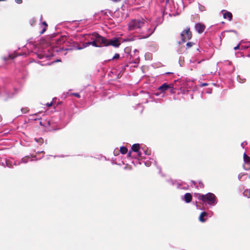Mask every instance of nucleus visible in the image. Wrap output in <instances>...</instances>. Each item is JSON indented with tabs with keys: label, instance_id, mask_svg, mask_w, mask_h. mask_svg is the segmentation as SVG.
Returning <instances> with one entry per match:
<instances>
[{
	"label": "nucleus",
	"instance_id": "28",
	"mask_svg": "<svg viewBox=\"0 0 250 250\" xmlns=\"http://www.w3.org/2000/svg\"><path fill=\"white\" fill-rule=\"evenodd\" d=\"M15 0L18 4H21L22 2V0Z\"/></svg>",
	"mask_w": 250,
	"mask_h": 250
},
{
	"label": "nucleus",
	"instance_id": "38",
	"mask_svg": "<svg viewBox=\"0 0 250 250\" xmlns=\"http://www.w3.org/2000/svg\"><path fill=\"white\" fill-rule=\"evenodd\" d=\"M246 82V79H244L243 81L240 82L241 83H245Z\"/></svg>",
	"mask_w": 250,
	"mask_h": 250
},
{
	"label": "nucleus",
	"instance_id": "14",
	"mask_svg": "<svg viewBox=\"0 0 250 250\" xmlns=\"http://www.w3.org/2000/svg\"><path fill=\"white\" fill-rule=\"evenodd\" d=\"M243 159L245 163H250V157L249 156H248L246 153H244L243 155Z\"/></svg>",
	"mask_w": 250,
	"mask_h": 250
},
{
	"label": "nucleus",
	"instance_id": "4",
	"mask_svg": "<svg viewBox=\"0 0 250 250\" xmlns=\"http://www.w3.org/2000/svg\"><path fill=\"white\" fill-rule=\"evenodd\" d=\"M192 34L190 30L189 27H187L184 29L181 33V38L183 42H185L187 40H189L192 38Z\"/></svg>",
	"mask_w": 250,
	"mask_h": 250
},
{
	"label": "nucleus",
	"instance_id": "15",
	"mask_svg": "<svg viewBox=\"0 0 250 250\" xmlns=\"http://www.w3.org/2000/svg\"><path fill=\"white\" fill-rule=\"evenodd\" d=\"M127 148L124 146L120 147V152L123 154H125L127 152Z\"/></svg>",
	"mask_w": 250,
	"mask_h": 250
},
{
	"label": "nucleus",
	"instance_id": "29",
	"mask_svg": "<svg viewBox=\"0 0 250 250\" xmlns=\"http://www.w3.org/2000/svg\"><path fill=\"white\" fill-rule=\"evenodd\" d=\"M52 104H53V103L52 102H51L50 103H47L46 104V105L47 106H48V107L51 106Z\"/></svg>",
	"mask_w": 250,
	"mask_h": 250
},
{
	"label": "nucleus",
	"instance_id": "40",
	"mask_svg": "<svg viewBox=\"0 0 250 250\" xmlns=\"http://www.w3.org/2000/svg\"><path fill=\"white\" fill-rule=\"evenodd\" d=\"M134 52H136L138 53V51L137 50H135Z\"/></svg>",
	"mask_w": 250,
	"mask_h": 250
},
{
	"label": "nucleus",
	"instance_id": "12",
	"mask_svg": "<svg viewBox=\"0 0 250 250\" xmlns=\"http://www.w3.org/2000/svg\"><path fill=\"white\" fill-rule=\"evenodd\" d=\"M132 150L134 152H139L138 154L140 155V152L139 151V149H140V145L138 144H135L132 146Z\"/></svg>",
	"mask_w": 250,
	"mask_h": 250
},
{
	"label": "nucleus",
	"instance_id": "16",
	"mask_svg": "<svg viewBox=\"0 0 250 250\" xmlns=\"http://www.w3.org/2000/svg\"><path fill=\"white\" fill-rule=\"evenodd\" d=\"M90 45V42H85L83 44V46H82V48H77L78 50H81L84 48H85Z\"/></svg>",
	"mask_w": 250,
	"mask_h": 250
},
{
	"label": "nucleus",
	"instance_id": "9",
	"mask_svg": "<svg viewBox=\"0 0 250 250\" xmlns=\"http://www.w3.org/2000/svg\"><path fill=\"white\" fill-rule=\"evenodd\" d=\"M157 26L156 25L153 29L149 28L147 29V32L145 35L142 36L143 38L149 37L155 31Z\"/></svg>",
	"mask_w": 250,
	"mask_h": 250
},
{
	"label": "nucleus",
	"instance_id": "37",
	"mask_svg": "<svg viewBox=\"0 0 250 250\" xmlns=\"http://www.w3.org/2000/svg\"><path fill=\"white\" fill-rule=\"evenodd\" d=\"M131 154V151H129V152L128 153V156H130Z\"/></svg>",
	"mask_w": 250,
	"mask_h": 250
},
{
	"label": "nucleus",
	"instance_id": "5",
	"mask_svg": "<svg viewBox=\"0 0 250 250\" xmlns=\"http://www.w3.org/2000/svg\"><path fill=\"white\" fill-rule=\"evenodd\" d=\"M121 44L119 38H114L111 40H108L106 44V46L111 45L115 47H118Z\"/></svg>",
	"mask_w": 250,
	"mask_h": 250
},
{
	"label": "nucleus",
	"instance_id": "10",
	"mask_svg": "<svg viewBox=\"0 0 250 250\" xmlns=\"http://www.w3.org/2000/svg\"><path fill=\"white\" fill-rule=\"evenodd\" d=\"M192 196L190 193H187L184 195V200L187 203H189L192 201Z\"/></svg>",
	"mask_w": 250,
	"mask_h": 250
},
{
	"label": "nucleus",
	"instance_id": "3",
	"mask_svg": "<svg viewBox=\"0 0 250 250\" xmlns=\"http://www.w3.org/2000/svg\"><path fill=\"white\" fill-rule=\"evenodd\" d=\"M92 36L94 37L95 40L97 41L98 44L101 46H106L107 39L101 36L96 32H94L92 34Z\"/></svg>",
	"mask_w": 250,
	"mask_h": 250
},
{
	"label": "nucleus",
	"instance_id": "26",
	"mask_svg": "<svg viewBox=\"0 0 250 250\" xmlns=\"http://www.w3.org/2000/svg\"><path fill=\"white\" fill-rule=\"evenodd\" d=\"M40 124L41 125L43 126H46V124L45 123H43L42 121L40 122Z\"/></svg>",
	"mask_w": 250,
	"mask_h": 250
},
{
	"label": "nucleus",
	"instance_id": "35",
	"mask_svg": "<svg viewBox=\"0 0 250 250\" xmlns=\"http://www.w3.org/2000/svg\"><path fill=\"white\" fill-rule=\"evenodd\" d=\"M77 44H78V43H76ZM77 48H82V47L79 46L78 45L76 47V48L77 49Z\"/></svg>",
	"mask_w": 250,
	"mask_h": 250
},
{
	"label": "nucleus",
	"instance_id": "18",
	"mask_svg": "<svg viewBox=\"0 0 250 250\" xmlns=\"http://www.w3.org/2000/svg\"><path fill=\"white\" fill-rule=\"evenodd\" d=\"M194 43L193 42H188L186 44V49H189L191 48L193 45Z\"/></svg>",
	"mask_w": 250,
	"mask_h": 250
},
{
	"label": "nucleus",
	"instance_id": "36",
	"mask_svg": "<svg viewBox=\"0 0 250 250\" xmlns=\"http://www.w3.org/2000/svg\"><path fill=\"white\" fill-rule=\"evenodd\" d=\"M65 50H72V49H71V48H68V49H65Z\"/></svg>",
	"mask_w": 250,
	"mask_h": 250
},
{
	"label": "nucleus",
	"instance_id": "17",
	"mask_svg": "<svg viewBox=\"0 0 250 250\" xmlns=\"http://www.w3.org/2000/svg\"><path fill=\"white\" fill-rule=\"evenodd\" d=\"M243 194L245 196L250 198V189H246L245 190Z\"/></svg>",
	"mask_w": 250,
	"mask_h": 250
},
{
	"label": "nucleus",
	"instance_id": "32",
	"mask_svg": "<svg viewBox=\"0 0 250 250\" xmlns=\"http://www.w3.org/2000/svg\"><path fill=\"white\" fill-rule=\"evenodd\" d=\"M208 85V84L207 83H203L202 84V85L203 86H207Z\"/></svg>",
	"mask_w": 250,
	"mask_h": 250
},
{
	"label": "nucleus",
	"instance_id": "24",
	"mask_svg": "<svg viewBox=\"0 0 250 250\" xmlns=\"http://www.w3.org/2000/svg\"><path fill=\"white\" fill-rule=\"evenodd\" d=\"M72 95L78 98H80L81 97L80 95L78 93H74L72 94Z\"/></svg>",
	"mask_w": 250,
	"mask_h": 250
},
{
	"label": "nucleus",
	"instance_id": "6",
	"mask_svg": "<svg viewBox=\"0 0 250 250\" xmlns=\"http://www.w3.org/2000/svg\"><path fill=\"white\" fill-rule=\"evenodd\" d=\"M205 28V25L201 23H198L195 26L196 30L199 34L202 33L204 31Z\"/></svg>",
	"mask_w": 250,
	"mask_h": 250
},
{
	"label": "nucleus",
	"instance_id": "25",
	"mask_svg": "<svg viewBox=\"0 0 250 250\" xmlns=\"http://www.w3.org/2000/svg\"><path fill=\"white\" fill-rule=\"evenodd\" d=\"M29 158V156L24 157V158H22V161L24 163H27V159H28Z\"/></svg>",
	"mask_w": 250,
	"mask_h": 250
},
{
	"label": "nucleus",
	"instance_id": "22",
	"mask_svg": "<svg viewBox=\"0 0 250 250\" xmlns=\"http://www.w3.org/2000/svg\"><path fill=\"white\" fill-rule=\"evenodd\" d=\"M35 140H36V142L40 143H43V140L42 138H40L38 140H37V139H35Z\"/></svg>",
	"mask_w": 250,
	"mask_h": 250
},
{
	"label": "nucleus",
	"instance_id": "13",
	"mask_svg": "<svg viewBox=\"0 0 250 250\" xmlns=\"http://www.w3.org/2000/svg\"><path fill=\"white\" fill-rule=\"evenodd\" d=\"M207 215V213L206 212H202L199 216V219L202 222H205V219L204 218V217Z\"/></svg>",
	"mask_w": 250,
	"mask_h": 250
},
{
	"label": "nucleus",
	"instance_id": "20",
	"mask_svg": "<svg viewBox=\"0 0 250 250\" xmlns=\"http://www.w3.org/2000/svg\"><path fill=\"white\" fill-rule=\"evenodd\" d=\"M119 58H120L119 54L116 53L115 54V55L112 58V60L118 59Z\"/></svg>",
	"mask_w": 250,
	"mask_h": 250
},
{
	"label": "nucleus",
	"instance_id": "23",
	"mask_svg": "<svg viewBox=\"0 0 250 250\" xmlns=\"http://www.w3.org/2000/svg\"><path fill=\"white\" fill-rule=\"evenodd\" d=\"M170 84H171V88L172 90H171V89H169L168 90H169L171 93H174V88H173V84L172 83H171Z\"/></svg>",
	"mask_w": 250,
	"mask_h": 250
},
{
	"label": "nucleus",
	"instance_id": "21",
	"mask_svg": "<svg viewBox=\"0 0 250 250\" xmlns=\"http://www.w3.org/2000/svg\"><path fill=\"white\" fill-rule=\"evenodd\" d=\"M21 112L23 113H26L28 112L29 110L27 108H22L21 109Z\"/></svg>",
	"mask_w": 250,
	"mask_h": 250
},
{
	"label": "nucleus",
	"instance_id": "39",
	"mask_svg": "<svg viewBox=\"0 0 250 250\" xmlns=\"http://www.w3.org/2000/svg\"><path fill=\"white\" fill-rule=\"evenodd\" d=\"M47 125H50V122L49 121L47 122Z\"/></svg>",
	"mask_w": 250,
	"mask_h": 250
},
{
	"label": "nucleus",
	"instance_id": "8",
	"mask_svg": "<svg viewBox=\"0 0 250 250\" xmlns=\"http://www.w3.org/2000/svg\"><path fill=\"white\" fill-rule=\"evenodd\" d=\"M221 12L223 13V18L224 19H228L229 21H231L232 20V15L230 12L226 11L224 10H222Z\"/></svg>",
	"mask_w": 250,
	"mask_h": 250
},
{
	"label": "nucleus",
	"instance_id": "34",
	"mask_svg": "<svg viewBox=\"0 0 250 250\" xmlns=\"http://www.w3.org/2000/svg\"><path fill=\"white\" fill-rule=\"evenodd\" d=\"M93 37L91 38V40H95L94 37L92 36Z\"/></svg>",
	"mask_w": 250,
	"mask_h": 250
},
{
	"label": "nucleus",
	"instance_id": "30",
	"mask_svg": "<svg viewBox=\"0 0 250 250\" xmlns=\"http://www.w3.org/2000/svg\"><path fill=\"white\" fill-rule=\"evenodd\" d=\"M46 31V28L44 27L42 29V30L41 32V34H43Z\"/></svg>",
	"mask_w": 250,
	"mask_h": 250
},
{
	"label": "nucleus",
	"instance_id": "7",
	"mask_svg": "<svg viewBox=\"0 0 250 250\" xmlns=\"http://www.w3.org/2000/svg\"><path fill=\"white\" fill-rule=\"evenodd\" d=\"M169 89H171V84H168L167 83H163L161 86H160L158 89L161 92H164L167 90H168Z\"/></svg>",
	"mask_w": 250,
	"mask_h": 250
},
{
	"label": "nucleus",
	"instance_id": "11",
	"mask_svg": "<svg viewBox=\"0 0 250 250\" xmlns=\"http://www.w3.org/2000/svg\"><path fill=\"white\" fill-rule=\"evenodd\" d=\"M66 38L65 37L62 36L59 39H58L56 41L57 44L61 45L65 42Z\"/></svg>",
	"mask_w": 250,
	"mask_h": 250
},
{
	"label": "nucleus",
	"instance_id": "31",
	"mask_svg": "<svg viewBox=\"0 0 250 250\" xmlns=\"http://www.w3.org/2000/svg\"><path fill=\"white\" fill-rule=\"evenodd\" d=\"M42 24L44 25L45 27L47 26V24L46 23V22L45 21L43 22Z\"/></svg>",
	"mask_w": 250,
	"mask_h": 250
},
{
	"label": "nucleus",
	"instance_id": "33",
	"mask_svg": "<svg viewBox=\"0 0 250 250\" xmlns=\"http://www.w3.org/2000/svg\"><path fill=\"white\" fill-rule=\"evenodd\" d=\"M9 57L10 59H13L15 57H13L12 55H10L9 56Z\"/></svg>",
	"mask_w": 250,
	"mask_h": 250
},
{
	"label": "nucleus",
	"instance_id": "19",
	"mask_svg": "<svg viewBox=\"0 0 250 250\" xmlns=\"http://www.w3.org/2000/svg\"><path fill=\"white\" fill-rule=\"evenodd\" d=\"M90 42V45H92L93 46L96 47H100V45H99V44H98V42L96 40H94L92 42Z\"/></svg>",
	"mask_w": 250,
	"mask_h": 250
},
{
	"label": "nucleus",
	"instance_id": "27",
	"mask_svg": "<svg viewBox=\"0 0 250 250\" xmlns=\"http://www.w3.org/2000/svg\"><path fill=\"white\" fill-rule=\"evenodd\" d=\"M239 48H240V43H239L236 46L234 47V49L235 50L239 49Z\"/></svg>",
	"mask_w": 250,
	"mask_h": 250
},
{
	"label": "nucleus",
	"instance_id": "1",
	"mask_svg": "<svg viewBox=\"0 0 250 250\" xmlns=\"http://www.w3.org/2000/svg\"><path fill=\"white\" fill-rule=\"evenodd\" d=\"M197 197L198 200H201L204 203H207L210 205H214L217 203L215 195L210 192L206 194H198Z\"/></svg>",
	"mask_w": 250,
	"mask_h": 250
},
{
	"label": "nucleus",
	"instance_id": "2",
	"mask_svg": "<svg viewBox=\"0 0 250 250\" xmlns=\"http://www.w3.org/2000/svg\"><path fill=\"white\" fill-rule=\"evenodd\" d=\"M145 24V21L144 20H134L132 21L129 25L130 30H135L140 29Z\"/></svg>",
	"mask_w": 250,
	"mask_h": 250
}]
</instances>
